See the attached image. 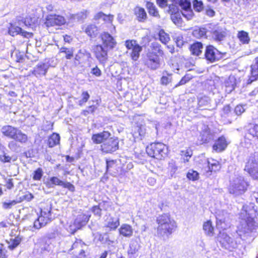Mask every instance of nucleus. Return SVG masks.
<instances>
[{"instance_id": "f257e3e1", "label": "nucleus", "mask_w": 258, "mask_h": 258, "mask_svg": "<svg viewBox=\"0 0 258 258\" xmlns=\"http://www.w3.org/2000/svg\"><path fill=\"white\" fill-rule=\"evenodd\" d=\"M165 53L161 45L158 43H153L151 49L146 53L144 58V64L149 69L155 70L161 65V58L164 57Z\"/></svg>"}, {"instance_id": "f03ea898", "label": "nucleus", "mask_w": 258, "mask_h": 258, "mask_svg": "<svg viewBox=\"0 0 258 258\" xmlns=\"http://www.w3.org/2000/svg\"><path fill=\"white\" fill-rule=\"evenodd\" d=\"M157 234L162 237H169L177 228V223L169 214L164 213L156 218Z\"/></svg>"}, {"instance_id": "7ed1b4c3", "label": "nucleus", "mask_w": 258, "mask_h": 258, "mask_svg": "<svg viewBox=\"0 0 258 258\" xmlns=\"http://www.w3.org/2000/svg\"><path fill=\"white\" fill-rule=\"evenodd\" d=\"M149 156L158 160H164L169 153L167 145L161 142H154L149 144L146 148Z\"/></svg>"}, {"instance_id": "20e7f679", "label": "nucleus", "mask_w": 258, "mask_h": 258, "mask_svg": "<svg viewBox=\"0 0 258 258\" xmlns=\"http://www.w3.org/2000/svg\"><path fill=\"white\" fill-rule=\"evenodd\" d=\"M1 132L4 136L22 144H26L28 141L26 134L19 128L11 125H4L1 128Z\"/></svg>"}, {"instance_id": "39448f33", "label": "nucleus", "mask_w": 258, "mask_h": 258, "mask_svg": "<svg viewBox=\"0 0 258 258\" xmlns=\"http://www.w3.org/2000/svg\"><path fill=\"white\" fill-rule=\"evenodd\" d=\"M221 167V163L214 159H211V161L207 159L204 162H199L198 164V169L203 174L208 176L219 172Z\"/></svg>"}, {"instance_id": "423d86ee", "label": "nucleus", "mask_w": 258, "mask_h": 258, "mask_svg": "<svg viewBox=\"0 0 258 258\" xmlns=\"http://www.w3.org/2000/svg\"><path fill=\"white\" fill-rule=\"evenodd\" d=\"M52 219L51 207L48 205L42 206L40 209V214L34 222L33 227L39 229L50 223Z\"/></svg>"}, {"instance_id": "0eeeda50", "label": "nucleus", "mask_w": 258, "mask_h": 258, "mask_svg": "<svg viewBox=\"0 0 258 258\" xmlns=\"http://www.w3.org/2000/svg\"><path fill=\"white\" fill-rule=\"evenodd\" d=\"M244 170L252 179L258 180V154L249 157L245 163Z\"/></svg>"}, {"instance_id": "6e6552de", "label": "nucleus", "mask_w": 258, "mask_h": 258, "mask_svg": "<svg viewBox=\"0 0 258 258\" xmlns=\"http://www.w3.org/2000/svg\"><path fill=\"white\" fill-rule=\"evenodd\" d=\"M124 45L129 52L131 58L134 61H137L142 51L143 48L135 39H127L125 41Z\"/></svg>"}, {"instance_id": "1a4fd4ad", "label": "nucleus", "mask_w": 258, "mask_h": 258, "mask_svg": "<svg viewBox=\"0 0 258 258\" xmlns=\"http://www.w3.org/2000/svg\"><path fill=\"white\" fill-rule=\"evenodd\" d=\"M224 54L214 45L209 44L205 47L204 58L208 62L214 63L222 59Z\"/></svg>"}, {"instance_id": "9d476101", "label": "nucleus", "mask_w": 258, "mask_h": 258, "mask_svg": "<svg viewBox=\"0 0 258 258\" xmlns=\"http://www.w3.org/2000/svg\"><path fill=\"white\" fill-rule=\"evenodd\" d=\"M249 185V183L243 178L239 179L230 185L229 191L231 194L241 195L247 190Z\"/></svg>"}, {"instance_id": "9b49d317", "label": "nucleus", "mask_w": 258, "mask_h": 258, "mask_svg": "<svg viewBox=\"0 0 258 258\" xmlns=\"http://www.w3.org/2000/svg\"><path fill=\"white\" fill-rule=\"evenodd\" d=\"M119 148V141L117 138L110 137L103 144L100 145V150L103 154H112Z\"/></svg>"}, {"instance_id": "f8f14e48", "label": "nucleus", "mask_w": 258, "mask_h": 258, "mask_svg": "<svg viewBox=\"0 0 258 258\" xmlns=\"http://www.w3.org/2000/svg\"><path fill=\"white\" fill-rule=\"evenodd\" d=\"M45 184L48 188L53 187L54 186H61L63 188H67L71 192L75 191V186L72 183L68 181H63L56 176H51L45 182Z\"/></svg>"}, {"instance_id": "ddd939ff", "label": "nucleus", "mask_w": 258, "mask_h": 258, "mask_svg": "<svg viewBox=\"0 0 258 258\" xmlns=\"http://www.w3.org/2000/svg\"><path fill=\"white\" fill-rule=\"evenodd\" d=\"M109 49L100 44H96L92 48V52L100 63L104 64L108 60V51Z\"/></svg>"}, {"instance_id": "4468645a", "label": "nucleus", "mask_w": 258, "mask_h": 258, "mask_svg": "<svg viewBox=\"0 0 258 258\" xmlns=\"http://www.w3.org/2000/svg\"><path fill=\"white\" fill-rule=\"evenodd\" d=\"M66 23V20L64 17L55 14L48 15L45 18L44 22L47 27L60 26Z\"/></svg>"}, {"instance_id": "2eb2a0df", "label": "nucleus", "mask_w": 258, "mask_h": 258, "mask_svg": "<svg viewBox=\"0 0 258 258\" xmlns=\"http://www.w3.org/2000/svg\"><path fill=\"white\" fill-rule=\"evenodd\" d=\"M82 29L83 32L85 33L91 40L95 39L100 34V27L94 23L87 24L84 26Z\"/></svg>"}, {"instance_id": "dca6fc26", "label": "nucleus", "mask_w": 258, "mask_h": 258, "mask_svg": "<svg viewBox=\"0 0 258 258\" xmlns=\"http://www.w3.org/2000/svg\"><path fill=\"white\" fill-rule=\"evenodd\" d=\"M100 19H102L105 23H108L111 25V30H110V32L111 33L116 32L115 27L112 24L114 19L113 15L111 14H106L102 11H99L94 15L93 20L95 21H98Z\"/></svg>"}, {"instance_id": "f3484780", "label": "nucleus", "mask_w": 258, "mask_h": 258, "mask_svg": "<svg viewBox=\"0 0 258 258\" xmlns=\"http://www.w3.org/2000/svg\"><path fill=\"white\" fill-rule=\"evenodd\" d=\"M99 38L103 46L112 49L116 45V42L113 37L108 32L104 31L99 35Z\"/></svg>"}, {"instance_id": "a211bd4d", "label": "nucleus", "mask_w": 258, "mask_h": 258, "mask_svg": "<svg viewBox=\"0 0 258 258\" xmlns=\"http://www.w3.org/2000/svg\"><path fill=\"white\" fill-rule=\"evenodd\" d=\"M106 173L110 174L114 177H117L118 175L119 169L120 168L119 164L117 160L106 159Z\"/></svg>"}, {"instance_id": "6ab92c4d", "label": "nucleus", "mask_w": 258, "mask_h": 258, "mask_svg": "<svg viewBox=\"0 0 258 258\" xmlns=\"http://www.w3.org/2000/svg\"><path fill=\"white\" fill-rule=\"evenodd\" d=\"M178 5L184 11L182 13L183 16L187 20H190L194 16V13L191 9V4L189 0H179Z\"/></svg>"}, {"instance_id": "aec40b11", "label": "nucleus", "mask_w": 258, "mask_h": 258, "mask_svg": "<svg viewBox=\"0 0 258 258\" xmlns=\"http://www.w3.org/2000/svg\"><path fill=\"white\" fill-rule=\"evenodd\" d=\"M217 238L222 247L226 249H231L234 247L232 239L226 233L220 231Z\"/></svg>"}, {"instance_id": "412c9836", "label": "nucleus", "mask_w": 258, "mask_h": 258, "mask_svg": "<svg viewBox=\"0 0 258 258\" xmlns=\"http://www.w3.org/2000/svg\"><path fill=\"white\" fill-rule=\"evenodd\" d=\"M111 136L108 131H103L101 132L92 134L91 140L94 144H102Z\"/></svg>"}, {"instance_id": "4be33fe9", "label": "nucleus", "mask_w": 258, "mask_h": 258, "mask_svg": "<svg viewBox=\"0 0 258 258\" xmlns=\"http://www.w3.org/2000/svg\"><path fill=\"white\" fill-rule=\"evenodd\" d=\"M228 142L224 136L218 137L212 146V149L216 152H222L227 147Z\"/></svg>"}, {"instance_id": "5701e85b", "label": "nucleus", "mask_w": 258, "mask_h": 258, "mask_svg": "<svg viewBox=\"0 0 258 258\" xmlns=\"http://www.w3.org/2000/svg\"><path fill=\"white\" fill-rule=\"evenodd\" d=\"M90 216L85 213H81L74 220L73 224L76 230L81 229L85 226L90 219Z\"/></svg>"}, {"instance_id": "b1692460", "label": "nucleus", "mask_w": 258, "mask_h": 258, "mask_svg": "<svg viewBox=\"0 0 258 258\" xmlns=\"http://www.w3.org/2000/svg\"><path fill=\"white\" fill-rule=\"evenodd\" d=\"M120 221L119 218H115L109 214L105 219L104 227L110 231L115 230L119 226Z\"/></svg>"}, {"instance_id": "393cba45", "label": "nucleus", "mask_w": 258, "mask_h": 258, "mask_svg": "<svg viewBox=\"0 0 258 258\" xmlns=\"http://www.w3.org/2000/svg\"><path fill=\"white\" fill-rule=\"evenodd\" d=\"M120 235L125 237H130L133 235V229L128 224H122L118 229Z\"/></svg>"}, {"instance_id": "a878e982", "label": "nucleus", "mask_w": 258, "mask_h": 258, "mask_svg": "<svg viewBox=\"0 0 258 258\" xmlns=\"http://www.w3.org/2000/svg\"><path fill=\"white\" fill-rule=\"evenodd\" d=\"M48 67L45 63L38 64L33 69L32 74L36 77L45 76L47 72Z\"/></svg>"}, {"instance_id": "bb28decb", "label": "nucleus", "mask_w": 258, "mask_h": 258, "mask_svg": "<svg viewBox=\"0 0 258 258\" xmlns=\"http://www.w3.org/2000/svg\"><path fill=\"white\" fill-rule=\"evenodd\" d=\"M203 48V45L202 42L196 41L190 45L189 50L192 55L199 56L202 52Z\"/></svg>"}, {"instance_id": "cd10ccee", "label": "nucleus", "mask_w": 258, "mask_h": 258, "mask_svg": "<svg viewBox=\"0 0 258 258\" xmlns=\"http://www.w3.org/2000/svg\"><path fill=\"white\" fill-rule=\"evenodd\" d=\"M246 226V232L252 233L256 231L258 228L257 223L254 221L253 218L250 216H247L245 220Z\"/></svg>"}, {"instance_id": "c85d7f7f", "label": "nucleus", "mask_w": 258, "mask_h": 258, "mask_svg": "<svg viewBox=\"0 0 258 258\" xmlns=\"http://www.w3.org/2000/svg\"><path fill=\"white\" fill-rule=\"evenodd\" d=\"M203 229L207 236H212L215 234V228L211 220H208L203 223Z\"/></svg>"}, {"instance_id": "c756f323", "label": "nucleus", "mask_w": 258, "mask_h": 258, "mask_svg": "<svg viewBox=\"0 0 258 258\" xmlns=\"http://www.w3.org/2000/svg\"><path fill=\"white\" fill-rule=\"evenodd\" d=\"M60 143V136L56 133H52L50 135L47 141V146L49 148H52L58 145Z\"/></svg>"}, {"instance_id": "7c9ffc66", "label": "nucleus", "mask_w": 258, "mask_h": 258, "mask_svg": "<svg viewBox=\"0 0 258 258\" xmlns=\"http://www.w3.org/2000/svg\"><path fill=\"white\" fill-rule=\"evenodd\" d=\"M237 37L242 44H248L250 41V38L247 32L244 30L238 31Z\"/></svg>"}, {"instance_id": "2f4dec72", "label": "nucleus", "mask_w": 258, "mask_h": 258, "mask_svg": "<svg viewBox=\"0 0 258 258\" xmlns=\"http://www.w3.org/2000/svg\"><path fill=\"white\" fill-rule=\"evenodd\" d=\"M146 7L150 16L157 18L160 17L159 12L153 3L147 2Z\"/></svg>"}, {"instance_id": "473e14b6", "label": "nucleus", "mask_w": 258, "mask_h": 258, "mask_svg": "<svg viewBox=\"0 0 258 258\" xmlns=\"http://www.w3.org/2000/svg\"><path fill=\"white\" fill-rule=\"evenodd\" d=\"M75 49L73 47L62 46L59 49V53H64V57L67 59H71L74 57Z\"/></svg>"}, {"instance_id": "72a5a7b5", "label": "nucleus", "mask_w": 258, "mask_h": 258, "mask_svg": "<svg viewBox=\"0 0 258 258\" xmlns=\"http://www.w3.org/2000/svg\"><path fill=\"white\" fill-rule=\"evenodd\" d=\"M135 15L139 22H144L147 17L146 12L144 8L136 7L135 10Z\"/></svg>"}, {"instance_id": "f704fd0d", "label": "nucleus", "mask_w": 258, "mask_h": 258, "mask_svg": "<svg viewBox=\"0 0 258 258\" xmlns=\"http://www.w3.org/2000/svg\"><path fill=\"white\" fill-rule=\"evenodd\" d=\"M94 102L96 103L95 104L88 106L86 109H84L81 111V114L83 115L87 116L89 114H93L95 113L99 106V103L98 100H96Z\"/></svg>"}, {"instance_id": "c9c22d12", "label": "nucleus", "mask_w": 258, "mask_h": 258, "mask_svg": "<svg viewBox=\"0 0 258 258\" xmlns=\"http://www.w3.org/2000/svg\"><path fill=\"white\" fill-rule=\"evenodd\" d=\"M213 39L217 42L223 41L226 37V33L219 30H215L211 32Z\"/></svg>"}, {"instance_id": "e433bc0d", "label": "nucleus", "mask_w": 258, "mask_h": 258, "mask_svg": "<svg viewBox=\"0 0 258 258\" xmlns=\"http://www.w3.org/2000/svg\"><path fill=\"white\" fill-rule=\"evenodd\" d=\"M21 30H22L21 27L16 26L12 23L9 24V26L8 28V33L12 36L19 35L20 32H21Z\"/></svg>"}, {"instance_id": "4c0bfd02", "label": "nucleus", "mask_w": 258, "mask_h": 258, "mask_svg": "<svg viewBox=\"0 0 258 258\" xmlns=\"http://www.w3.org/2000/svg\"><path fill=\"white\" fill-rule=\"evenodd\" d=\"M158 37L159 40L164 44H166L170 40L169 34L163 29L159 30Z\"/></svg>"}, {"instance_id": "58836bf2", "label": "nucleus", "mask_w": 258, "mask_h": 258, "mask_svg": "<svg viewBox=\"0 0 258 258\" xmlns=\"http://www.w3.org/2000/svg\"><path fill=\"white\" fill-rule=\"evenodd\" d=\"M43 175V169L40 168H37L32 173L31 177L34 181H40Z\"/></svg>"}, {"instance_id": "ea45409f", "label": "nucleus", "mask_w": 258, "mask_h": 258, "mask_svg": "<svg viewBox=\"0 0 258 258\" xmlns=\"http://www.w3.org/2000/svg\"><path fill=\"white\" fill-rule=\"evenodd\" d=\"M21 21L27 26H31L35 24L36 19L34 16L31 15H27L23 18Z\"/></svg>"}, {"instance_id": "a19ab883", "label": "nucleus", "mask_w": 258, "mask_h": 258, "mask_svg": "<svg viewBox=\"0 0 258 258\" xmlns=\"http://www.w3.org/2000/svg\"><path fill=\"white\" fill-rule=\"evenodd\" d=\"M90 94L87 91H83L81 93V99L79 101L78 105L82 106L85 105L89 100Z\"/></svg>"}, {"instance_id": "79ce46f5", "label": "nucleus", "mask_w": 258, "mask_h": 258, "mask_svg": "<svg viewBox=\"0 0 258 258\" xmlns=\"http://www.w3.org/2000/svg\"><path fill=\"white\" fill-rule=\"evenodd\" d=\"M194 78V77L189 74H186L179 81V82L176 84L175 86V87H177L183 85L187 83H188L189 81H190L191 79H192Z\"/></svg>"}, {"instance_id": "37998d69", "label": "nucleus", "mask_w": 258, "mask_h": 258, "mask_svg": "<svg viewBox=\"0 0 258 258\" xmlns=\"http://www.w3.org/2000/svg\"><path fill=\"white\" fill-rule=\"evenodd\" d=\"M258 80V72L250 70L249 75L248 76L246 81V84L250 85L254 81Z\"/></svg>"}, {"instance_id": "c03bdc74", "label": "nucleus", "mask_w": 258, "mask_h": 258, "mask_svg": "<svg viewBox=\"0 0 258 258\" xmlns=\"http://www.w3.org/2000/svg\"><path fill=\"white\" fill-rule=\"evenodd\" d=\"M10 244L8 248L11 250H13L17 247L21 242V238L19 236H16L13 239H11Z\"/></svg>"}, {"instance_id": "a18cd8bd", "label": "nucleus", "mask_w": 258, "mask_h": 258, "mask_svg": "<svg viewBox=\"0 0 258 258\" xmlns=\"http://www.w3.org/2000/svg\"><path fill=\"white\" fill-rule=\"evenodd\" d=\"M207 30L205 28H199L194 31V34L198 38L206 37Z\"/></svg>"}, {"instance_id": "49530a36", "label": "nucleus", "mask_w": 258, "mask_h": 258, "mask_svg": "<svg viewBox=\"0 0 258 258\" xmlns=\"http://www.w3.org/2000/svg\"><path fill=\"white\" fill-rule=\"evenodd\" d=\"M224 83L225 87L228 89L229 91L233 90L235 88L236 84L233 79L228 78L225 81Z\"/></svg>"}, {"instance_id": "de8ad7c7", "label": "nucleus", "mask_w": 258, "mask_h": 258, "mask_svg": "<svg viewBox=\"0 0 258 258\" xmlns=\"http://www.w3.org/2000/svg\"><path fill=\"white\" fill-rule=\"evenodd\" d=\"M187 178L189 180L195 181L199 178V173L194 170H189L186 175Z\"/></svg>"}, {"instance_id": "09e8293b", "label": "nucleus", "mask_w": 258, "mask_h": 258, "mask_svg": "<svg viewBox=\"0 0 258 258\" xmlns=\"http://www.w3.org/2000/svg\"><path fill=\"white\" fill-rule=\"evenodd\" d=\"M181 155L183 156V157H185L186 158L184 159V160L188 162L189 160V159L192 156V151L190 148H188L186 149L185 150H182L181 151Z\"/></svg>"}, {"instance_id": "8fccbe9b", "label": "nucleus", "mask_w": 258, "mask_h": 258, "mask_svg": "<svg viewBox=\"0 0 258 258\" xmlns=\"http://www.w3.org/2000/svg\"><path fill=\"white\" fill-rule=\"evenodd\" d=\"M194 8L195 11L200 12L202 11L204 8L203 4L201 1L194 0L193 2Z\"/></svg>"}, {"instance_id": "3c124183", "label": "nucleus", "mask_w": 258, "mask_h": 258, "mask_svg": "<svg viewBox=\"0 0 258 258\" xmlns=\"http://www.w3.org/2000/svg\"><path fill=\"white\" fill-rule=\"evenodd\" d=\"M19 203H20V201L17 200H12L8 202H4L3 203V207L5 209H9Z\"/></svg>"}, {"instance_id": "603ef678", "label": "nucleus", "mask_w": 258, "mask_h": 258, "mask_svg": "<svg viewBox=\"0 0 258 258\" xmlns=\"http://www.w3.org/2000/svg\"><path fill=\"white\" fill-rule=\"evenodd\" d=\"M33 198H34L33 195L31 193H30L29 192H27L24 196H23L22 197H21L20 198V200H18V201H20V203L23 201H25L27 202H30Z\"/></svg>"}, {"instance_id": "864d4df0", "label": "nucleus", "mask_w": 258, "mask_h": 258, "mask_svg": "<svg viewBox=\"0 0 258 258\" xmlns=\"http://www.w3.org/2000/svg\"><path fill=\"white\" fill-rule=\"evenodd\" d=\"M13 226H14V223L10 219H6L0 222V227L1 228L10 227Z\"/></svg>"}, {"instance_id": "5fc2aeb1", "label": "nucleus", "mask_w": 258, "mask_h": 258, "mask_svg": "<svg viewBox=\"0 0 258 258\" xmlns=\"http://www.w3.org/2000/svg\"><path fill=\"white\" fill-rule=\"evenodd\" d=\"M231 108L229 105H225L222 108V116L226 117L231 113Z\"/></svg>"}, {"instance_id": "6e6d98bb", "label": "nucleus", "mask_w": 258, "mask_h": 258, "mask_svg": "<svg viewBox=\"0 0 258 258\" xmlns=\"http://www.w3.org/2000/svg\"><path fill=\"white\" fill-rule=\"evenodd\" d=\"M92 213L97 216H101L102 214V210L100 208L99 205L94 206L91 208Z\"/></svg>"}, {"instance_id": "4d7b16f0", "label": "nucleus", "mask_w": 258, "mask_h": 258, "mask_svg": "<svg viewBox=\"0 0 258 258\" xmlns=\"http://www.w3.org/2000/svg\"><path fill=\"white\" fill-rule=\"evenodd\" d=\"M12 161V157L7 155L6 153L0 155V161L3 163H10Z\"/></svg>"}, {"instance_id": "13d9d810", "label": "nucleus", "mask_w": 258, "mask_h": 258, "mask_svg": "<svg viewBox=\"0 0 258 258\" xmlns=\"http://www.w3.org/2000/svg\"><path fill=\"white\" fill-rule=\"evenodd\" d=\"M91 73L93 75L97 77H100L102 74L101 70L97 66L92 68Z\"/></svg>"}, {"instance_id": "bf43d9fd", "label": "nucleus", "mask_w": 258, "mask_h": 258, "mask_svg": "<svg viewBox=\"0 0 258 258\" xmlns=\"http://www.w3.org/2000/svg\"><path fill=\"white\" fill-rule=\"evenodd\" d=\"M250 70L258 72V56L254 58L253 63L250 66Z\"/></svg>"}, {"instance_id": "052dcab7", "label": "nucleus", "mask_w": 258, "mask_h": 258, "mask_svg": "<svg viewBox=\"0 0 258 258\" xmlns=\"http://www.w3.org/2000/svg\"><path fill=\"white\" fill-rule=\"evenodd\" d=\"M8 257L7 251L3 244L0 243V258H7Z\"/></svg>"}, {"instance_id": "680f3d73", "label": "nucleus", "mask_w": 258, "mask_h": 258, "mask_svg": "<svg viewBox=\"0 0 258 258\" xmlns=\"http://www.w3.org/2000/svg\"><path fill=\"white\" fill-rule=\"evenodd\" d=\"M244 111V108L241 105H237L234 108V112L237 115H241Z\"/></svg>"}, {"instance_id": "e2e57ef3", "label": "nucleus", "mask_w": 258, "mask_h": 258, "mask_svg": "<svg viewBox=\"0 0 258 258\" xmlns=\"http://www.w3.org/2000/svg\"><path fill=\"white\" fill-rule=\"evenodd\" d=\"M19 34L23 37L27 38L32 37L33 36V33L23 31L22 29L21 30V32H20Z\"/></svg>"}, {"instance_id": "0e129e2a", "label": "nucleus", "mask_w": 258, "mask_h": 258, "mask_svg": "<svg viewBox=\"0 0 258 258\" xmlns=\"http://www.w3.org/2000/svg\"><path fill=\"white\" fill-rule=\"evenodd\" d=\"M5 186L8 189H11L14 187L13 179L12 178L8 179L6 183Z\"/></svg>"}, {"instance_id": "69168bd1", "label": "nucleus", "mask_w": 258, "mask_h": 258, "mask_svg": "<svg viewBox=\"0 0 258 258\" xmlns=\"http://www.w3.org/2000/svg\"><path fill=\"white\" fill-rule=\"evenodd\" d=\"M138 251V249L136 246H134L133 245H130L127 253L129 254H134Z\"/></svg>"}, {"instance_id": "338daca9", "label": "nucleus", "mask_w": 258, "mask_h": 258, "mask_svg": "<svg viewBox=\"0 0 258 258\" xmlns=\"http://www.w3.org/2000/svg\"><path fill=\"white\" fill-rule=\"evenodd\" d=\"M138 132L139 133V135L141 137L144 136L145 134V129L143 127L142 125H139L137 126Z\"/></svg>"}, {"instance_id": "774afa93", "label": "nucleus", "mask_w": 258, "mask_h": 258, "mask_svg": "<svg viewBox=\"0 0 258 258\" xmlns=\"http://www.w3.org/2000/svg\"><path fill=\"white\" fill-rule=\"evenodd\" d=\"M157 4L161 8H164L167 6V0H156Z\"/></svg>"}]
</instances>
